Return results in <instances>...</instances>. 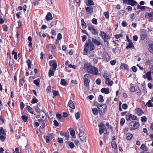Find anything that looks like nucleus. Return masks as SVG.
<instances>
[{"label": "nucleus", "mask_w": 153, "mask_h": 153, "mask_svg": "<svg viewBox=\"0 0 153 153\" xmlns=\"http://www.w3.org/2000/svg\"><path fill=\"white\" fill-rule=\"evenodd\" d=\"M104 15L107 19H108L109 17V13L108 12H105L104 13Z\"/></svg>", "instance_id": "56"}, {"label": "nucleus", "mask_w": 153, "mask_h": 153, "mask_svg": "<svg viewBox=\"0 0 153 153\" xmlns=\"http://www.w3.org/2000/svg\"><path fill=\"white\" fill-rule=\"evenodd\" d=\"M108 128H109L110 130H111L112 134H114V130L113 128L110 125Z\"/></svg>", "instance_id": "52"}, {"label": "nucleus", "mask_w": 153, "mask_h": 153, "mask_svg": "<svg viewBox=\"0 0 153 153\" xmlns=\"http://www.w3.org/2000/svg\"><path fill=\"white\" fill-rule=\"evenodd\" d=\"M96 83L98 85H100L101 83V80L99 78H97L95 81Z\"/></svg>", "instance_id": "58"}, {"label": "nucleus", "mask_w": 153, "mask_h": 153, "mask_svg": "<svg viewBox=\"0 0 153 153\" xmlns=\"http://www.w3.org/2000/svg\"><path fill=\"white\" fill-rule=\"evenodd\" d=\"M38 100L34 96H33L32 98V100L30 102L32 104L36 103L38 102Z\"/></svg>", "instance_id": "35"}, {"label": "nucleus", "mask_w": 153, "mask_h": 153, "mask_svg": "<svg viewBox=\"0 0 153 153\" xmlns=\"http://www.w3.org/2000/svg\"><path fill=\"white\" fill-rule=\"evenodd\" d=\"M137 9H140L142 11H143L146 9L145 7V6H140L139 5H138Z\"/></svg>", "instance_id": "43"}, {"label": "nucleus", "mask_w": 153, "mask_h": 153, "mask_svg": "<svg viewBox=\"0 0 153 153\" xmlns=\"http://www.w3.org/2000/svg\"><path fill=\"white\" fill-rule=\"evenodd\" d=\"M93 60L94 62L93 63V65L97 64L98 62V57L96 56L93 58Z\"/></svg>", "instance_id": "40"}, {"label": "nucleus", "mask_w": 153, "mask_h": 153, "mask_svg": "<svg viewBox=\"0 0 153 153\" xmlns=\"http://www.w3.org/2000/svg\"><path fill=\"white\" fill-rule=\"evenodd\" d=\"M120 69H123L124 70H128V65L125 63H121L120 66Z\"/></svg>", "instance_id": "18"}, {"label": "nucleus", "mask_w": 153, "mask_h": 153, "mask_svg": "<svg viewBox=\"0 0 153 153\" xmlns=\"http://www.w3.org/2000/svg\"><path fill=\"white\" fill-rule=\"evenodd\" d=\"M55 71H54L53 68H51L48 72V76L49 77H51L52 76L54 75V72Z\"/></svg>", "instance_id": "26"}, {"label": "nucleus", "mask_w": 153, "mask_h": 153, "mask_svg": "<svg viewBox=\"0 0 153 153\" xmlns=\"http://www.w3.org/2000/svg\"><path fill=\"white\" fill-rule=\"evenodd\" d=\"M84 68L86 69L88 73L94 75L100 74L98 68L92 66L90 63L85 64L84 65Z\"/></svg>", "instance_id": "1"}, {"label": "nucleus", "mask_w": 153, "mask_h": 153, "mask_svg": "<svg viewBox=\"0 0 153 153\" xmlns=\"http://www.w3.org/2000/svg\"><path fill=\"white\" fill-rule=\"evenodd\" d=\"M25 81L24 78L20 79L19 80V87H21L23 85Z\"/></svg>", "instance_id": "30"}, {"label": "nucleus", "mask_w": 153, "mask_h": 153, "mask_svg": "<svg viewBox=\"0 0 153 153\" xmlns=\"http://www.w3.org/2000/svg\"><path fill=\"white\" fill-rule=\"evenodd\" d=\"M130 90L132 92H137V94L138 95H140L141 94V91L140 88L138 87L131 86L130 87Z\"/></svg>", "instance_id": "11"}, {"label": "nucleus", "mask_w": 153, "mask_h": 153, "mask_svg": "<svg viewBox=\"0 0 153 153\" xmlns=\"http://www.w3.org/2000/svg\"><path fill=\"white\" fill-rule=\"evenodd\" d=\"M83 55H87L88 51H93L95 49V47L91 39H88L84 45Z\"/></svg>", "instance_id": "2"}, {"label": "nucleus", "mask_w": 153, "mask_h": 153, "mask_svg": "<svg viewBox=\"0 0 153 153\" xmlns=\"http://www.w3.org/2000/svg\"><path fill=\"white\" fill-rule=\"evenodd\" d=\"M98 127H99V132L100 135H102L103 132L109 133V132L108 131L106 128L105 127L103 123L101 122L98 125Z\"/></svg>", "instance_id": "6"}, {"label": "nucleus", "mask_w": 153, "mask_h": 153, "mask_svg": "<svg viewBox=\"0 0 153 153\" xmlns=\"http://www.w3.org/2000/svg\"><path fill=\"white\" fill-rule=\"evenodd\" d=\"M93 113L95 115H97L98 114V111L96 108H94L92 109Z\"/></svg>", "instance_id": "48"}, {"label": "nucleus", "mask_w": 153, "mask_h": 153, "mask_svg": "<svg viewBox=\"0 0 153 153\" xmlns=\"http://www.w3.org/2000/svg\"><path fill=\"white\" fill-rule=\"evenodd\" d=\"M81 25L82 28L83 29H85L86 27V25L85 22L84 21V20L83 19H82L81 20Z\"/></svg>", "instance_id": "34"}, {"label": "nucleus", "mask_w": 153, "mask_h": 153, "mask_svg": "<svg viewBox=\"0 0 153 153\" xmlns=\"http://www.w3.org/2000/svg\"><path fill=\"white\" fill-rule=\"evenodd\" d=\"M106 84L108 85L109 86H112L113 83L112 81L110 80V79L109 78L107 80H105V82Z\"/></svg>", "instance_id": "32"}, {"label": "nucleus", "mask_w": 153, "mask_h": 153, "mask_svg": "<svg viewBox=\"0 0 153 153\" xmlns=\"http://www.w3.org/2000/svg\"><path fill=\"white\" fill-rule=\"evenodd\" d=\"M123 36V34L122 33L119 34H116L114 35V37L116 39H118L120 37H122Z\"/></svg>", "instance_id": "49"}, {"label": "nucleus", "mask_w": 153, "mask_h": 153, "mask_svg": "<svg viewBox=\"0 0 153 153\" xmlns=\"http://www.w3.org/2000/svg\"><path fill=\"white\" fill-rule=\"evenodd\" d=\"M60 134L62 136H64L66 137V139L67 140H69V134L68 132H64L62 131H61L60 132Z\"/></svg>", "instance_id": "16"}, {"label": "nucleus", "mask_w": 153, "mask_h": 153, "mask_svg": "<svg viewBox=\"0 0 153 153\" xmlns=\"http://www.w3.org/2000/svg\"><path fill=\"white\" fill-rule=\"evenodd\" d=\"M75 116L77 120L80 117V114L79 112H77L75 114Z\"/></svg>", "instance_id": "61"}, {"label": "nucleus", "mask_w": 153, "mask_h": 153, "mask_svg": "<svg viewBox=\"0 0 153 153\" xmlns=\"http://www.w3.org/2000/svg\"><path fill=\"white\" fill-rule=\"evenodd\" d=\"M140 148L143 151H147L148 149L146 147V146L144 144H142L140 147Z\"/></svg>", "instance_id": "36"}, {"label": "nucleus", "mask_w": 153, "mask_h": 153, "mask_svg": "<svg viewBox=\"0 0 153 153\" xmlns=\"http://www.w3.org/2000/svg\"><path fill=\"white\" fill-rule=\"evenodd\" d=\"M79 136L80 140L82 141H86V139L87 138L86 134L82 130L79 129Z\"/></svg>", "instance_id": "8"}, {"label": "nucleus", "mask_w": 153, "mask_h": 153, "mask_svg": "<svg viewBox=\"0 0 153 153\" xmlns=\"http://www.w3.org/2000/svg\"><path fill=\"white\" fill-rule=\"evenodd\" d=\"M151 71H149L146 74V78L149 80H152V79L151 77Z\"/></svg>", "instance_id": "29"}, {"label": "nucleus", "mask_w": 153, "mask_h": 153, "mask_svg": "<svg viewBox=\"0 0 153 153\" xmlns=\"http://www.w3.org/2000/svg\"><path fill=\"white\" fill-rule=\"evenodd\" d=\"M69 130L70 131V133L71 136L73 138L75 137V131L71 128H69Z\"/></svg>", "instance_id": "25"}, {"label": "nucleus", "mask_w": 153, "mask_h": 153, "mask_svg": "<svg viewBox=\"0 0 153 153\" xmlns=\"http://www.w3.org/2000/svg\"><path fill=\"white\" fill-rule=\"evenodd\" d=\"M126 139L128 140H131L132 138L133 135L131 134L127 133L126 134Z\"/></svg>", "instance_id": "31"}, {"label": "nucleus", "mask_w": 153, "mask_h": 153, "mask_svg": "<svg viewBox=\"0 0 153 153\" xmlns=\"http://www.w3.org/2000/svg\"><path fill=\"white\" fill-rule=\"evenodd\" d=\"M103 61L105 62H108L110 60V56L106 52L103 53L102 56Z\"/></svg>", "instance_id": "12"}, {"label": "nucleus", "mask_w": 153, "mask_h": 153, "mask_svg": "<svg viewBox=\"0 0 153 153\" xmlns=\"http://www.w3.org/2000/svg\"><path fill=\"white\" fill-rule=\"evenodd\" d=\"M147 48L149 51L153 54V43H150L148 45Z\"/></svg>", "instance_id": "22"}, {"label": "nucleus", "mask_w": 153, "mask_h": 153, "mask_svg": "<svg viewBox=\"0 0 153 153\" xmlns=\"http://www.w3.org/2000/svg\"><path fill=\"white\" fill-rule=\"evenodd\" d=\"M126 119L127 121H128L131 120L133 121L137 120L138 118L136 116L133 114L128 113L127 114L126 116Z\"/></svg>", "instance_id": "7"}, {"label": "nucleus", "mask_w": 153, "mask_h": 153, "mask_svg": "<svg viewBox=\"0 0 153 153\" xmlns=\"http://www.w3.org/2000/svg\"><path fill=\"white\" fill-rule=\"evenodd\" d=\"M140 126L139 123L135 121H132L128 125L129 129L130 130L137 129L140 127Z\"/></svg>", "instance_id": "5"}, {"label": "nucleus", "mask_w": 153, "mask_h": 153, "mask_svg": "<svg viewBox=\"0 0 153 153\" xmlns=\"http://www.w3.org/2000/svg\"><path fill=\"white\" fill-rule=\"evenodd\" d=\"M69 106L71 108L74 109L75 108V105L72 101L71 100H70L68 102Z\"/></svg>", "instance_id": "27"}, {"label": "nucleus", "mask_w": 153, "mask_h": 153, "mask_svg": "<svg viewBox=\"0 0 153 153\" xmlns=\"http://www.w3.org/2000/svg\"><path fill=\"white\" fill-rule=\"evenodd\" d=\"M0 139L2 142H4L5 139V137L3 135L0 136Z\"/></svg>", "instance_id": "63"}, {"label": "nucleus", "mask_w": 153, "mask_h": 153, "mask_svg": "<svg viewBox=\"0 0 153 153\" xmlns=\"http://www.w3.org/2000/svg\"><path fill=\"white\" fill-rule=\"evenodd\" d=\"M125 123V120L123 118H122L120 120V125L121 126H123Z\"/></svg>", "instance_id": "51"}, {"label": "nucleus", "mask_w": 153, "mask_h": 153, "mask_svg": "<svg viewBox=\"0 0 153 153\" xmlns=\"http://www.w3.org/2000/svg\"><path fill=\"white\" fill-rule=\"evenodd\" d=\"M122 108L124 109H126L128 108V105L126 103L123 104L122 105Z\"/></svg>", "instance_id": "64"}, {"label": "nucleus", "mask_w": 153, "mask_h": 153, "mask_svg": "<svg viewBox=\"0 0 153 153\" xmlns=\"http://www.w3.org/2000/svg\"><path fill=\"white\" fill-rule=\"evenodd\" d=\"M27 63L28 65V68L30 69L31 68V61L29 59H28L27 61Z\"/></svg>", "instance_id": "53"}, {"label": "nucleus", "mask_w": 153, "mask_h": 153, "mask_svg": "<svg viewBox=\"0 0 153 153\" xmlns=\"http://www.w3.org/2000/svg\"><path fill=\"white\" fill-rule=\"evenodd\" d=\"M91 39L92 42L95 45L99 46L101 45V42L99 40H97V39L94 38H92Z\"/></svg>", "instance_id": "20"}, {"label": "nucleus", "mask_w": 153, "mask_h": 153, "mask_svg": "<svg viewBox=\"0 0 153 153\" xmlns=\"http://www.w3.org/2000/svg\"><path fill=\"white\" fill-rule=\"evenodd\" d=\"M140 39L143 40L147 37V34L144 30H143L141 32L140 34Z\"/></svg>", "instance_id": "17"}, {"label": "nucleus", "mask_w": 153, "mask_h": 153, "mask_svg": "<svg viewBox=\"0 0 153 153\" xmlns=\"http://www.w3.org/2000/svg\"><path fill=\"white\" fill-rule=\"evenodd\" d=\"M21 118L24 122H26L28 120L27 116L25 115H24L21 117Z\"/></svg>", "instance_id": "42"}, {"label": "nucleus", "mask_w": 153, "mask_h": 153, "mask_svg": "<svg viewBox=\"0 0 153 153\" xmlns=\"http://www.w3.org/2000/svg\"><path fill=\"white\" fill-rule=\"evenodd\" d=\"M101 92L102 93L107 94L109 92V89L108 88H102L101 89Z\"/></svg>", "instance_id": "24"}, {"label": "nucleus", "mask_w": 153, "mask_h": 153, "mask_svg": "<svg viewBox=\"0 0 153 153\" xmlns=\"http://www.w3.org/2000/svg\"><path fill=\"white\" fill-rule=\"evenodd\" d=\"M12 54L13 55H14V58L16 60L17 59V53L14 52V51H13L12 52Z\"/></svg>", "instance_id": "55"}, {"label": "nucleus", "mask_w": 153, "mask_h": 153, "mask_svg": "<svg viewBox=\"0 0 153 153\" xmlns=\"http://www.w3.org/2000/svg\"><path fill=\"white\" fill-rule=\"evenodd\" d=\"M145 18L149 22H152L153 20V11L151 12H146L145 13Z\"/></svg>", "instance_id": "10"}, {"label": "nucleus", "mask_w": 153, "mask_h": 153, "mask_svg": "<svg viewBox=\"0 0 153 153\" xmlns=\"http://www.w3.org/2000/svg\"><path fill=\"white\" fill-rule=\"evenodd\" d=\"M135 113L138 116H140L142 115L144 112L143 110L140 108H137L135 110Z\"/></svg>", "instance_id": "15"}, {"label": "nucleus", "mask_w": 153, "mask_h": 153, "mask_svg": "<svg viewBox=\"0 0 153 153\" xmlns=\"http://www.w3.org/2000/svg\"><path fill=\"white\" fill-rule=\"evenodd\" d=\"M125 12L124 10H121L118 11V14L120 16H122L124 15Z\"/></svg>", "instance_id": "46"}, {"label": "nucleus", "mask_w": 153, "mask_h": 153, "mask_svg": "<svg viewBox=\"0 0 153 153\" xmlns=\"http://www.w3.org/2000/svg\"><path fill=\"white\" fill-rule=\"evenodd\" d=\"M91 79V76L89 74H86L83 77L84 86L87 88H88L90 80Z\"/></svg>", "instance_id": "4"}, {"label": "nucleus", "mask_w": 153, "mask_h": 153, "mask_svg": "<svg viewBox=\"0 0 153 153\" xmlns=\"http://www.w3.org/2000/svg\"><path fill=\"white\" fill-rule=\"evenodd\" d=\"M27 109L29 113L33 114H34V111L33 109L29 106L28 105L27 106Z\"/></svg>", "instance_id": "33"}, {"label": "nucleus", "mask_w": 153, "mask_h": 153, "mask_svg": "<svg viewBox=\"0 0 153 153\" xmlns=\"http://www.w3.org/2000/svg\"><path fill=\"white\" fill-rule=\"evenodd\" d=\"M28 46L29 48V52H31L33 50V48L32 47V42H30L29 44L28 45Z\"/></svg>", "instance_id": "39"}, {"label": "nucleus", "mask_w": 153, "mask_h": 153, "mask_svg": "<svg viewBox=\"0 0 153 153\" xmlns=\"http://www.w3.org/2000/svg\"><path fill=\"white\" fill-rule=\"evenodd\" d=\"M100 33L101 35L102 39H103L104 42H106L107 39H109L110 37L109 36L107 35L104 32L101 31Z\"/></svg>", "instance_id": "13"}, {"label": "nucleus", "mask_w": 153, "mask_h": 153, "mask_svg": "<svg viewBox=\"0 0 153 153\" xmlns=\"http://www.w3.org/2000/svg\"><path fill=\"white\" fill-rule=\"evenodd\" d=\"M88 30L90 31L93 34L96 35L98 34V32L97 30L94 28V26H92L91 25L90 26H89L88 27Z\"/></svg>", "instance_id": "14"}, {"label": "nucleus", "mask_w": 153, "mask_h": 153, "mask_svg": "<svg viewBox=\"0 0 153 153\" xmlns=\"http://www.w3.org/2000/svg\"><path fill=\"white\" fill-rule=\"evenodd\" d=\"M60 84L63 85L65 86L66 85V82L64 79H61Z\"/></svg>", "instance_id": "44"}, {"label": "nucleus", "mask_w": 153, "mask_h": 153, "mask_svg": "<svg viewBox=\"0 0 153 153\" xmlns=\"http://www.w3.org/2000/svg\"><path fill=\"white\" fill-rule=\"evenodd\" d=\"M45 19L47 21L52 20L53 17L51 13L50 12H48L47 13Z\"/></svg>", "instance_id": "23"}, {"label": "nucleus", "mask_w": 153, "mask_h": 153, "mask_svg": "<svg viewBox=\"0 0 153 153\" xmlns=\"http://www.w3.org/2000/svg\"><path fill=\"white\" fill-rule=\"evenodd\" d=\"M111 146L113 148L115 149L117 148V146L116 143L115 142H112L111 143Z\"/></svg>", "instance_id": "54"}, {"label": "nucleus", "mask_w": 153, "mask_h": 153, "mask_svg": "<svg viewBox=\"0 0 153 153\" xmlns=\"http://www.w3.org/2000/svg\"><path fill=\"white\" fill-rule=\"evenodd\" d=\"M55 62L53 63V64H52V66L53 67V69L54 71H55L57 66V64L56 63V61L55 60Z\"/></svg>", "instance_id": "50"}, {"label": "nucleus", "mask_w": 153, "mask_h": 153, "mask_svg": "<svg viewBox=\"0 0 153 153\" xmlns=\"http://www.w3.org/2000/svg\"><path fill=\"white\" fill-rule=\"evenodd\" d=\"M146 106H147L148 107H152L153 104H152L151 100H149L146 104Z\"/></svg>", "instance_id": "41"}, {"label": "nucleus", "mask_w": 153, "mask_h": 153, "mask_svg": "<svg viewBox=\"0 0 153 153\" xmlns=\"http://www.w3.org/2000/svg\"><path fill=\"white\" fill-rule=\"evenodd\" d=\"M86 10V12L87 13L91 14L93 12V8L92 7L90 6L85 7Z\"/></svg>", "instance_id": "19"}, {"label": "nucleus", "mask_w": 153, "mask_h": 153, "mask_svg": "<svg viewBox=\"0 0 153 153\" xmlns=\"http://www.w3.org/2000/svg\"><path fill=\"white\" fill-rule=\"evenodd\" d=\"M124 4H126L128 5H130L132 6L136 5L137 2L134 0H121Z\"/></svg>", "instance_id": "9"}, {"label": "nucleus", "mask_w": 153, "mask_h": 153, "mask_svg": "<svg viewBox=\"0 0 153 153\" xmlns=\"http://www.w3.org/2000/svg\"><path fill=\"white\" fill-rule=\"evenodd\" d=\"M98 100L99 102H103L104 101L103 96L101 95H99L98 97Z\"/></svg>", "instance_id": "37"}, {"label": "nucleus", "mask_w": 153, "mask_h": 153, "mask_svg": "<svg viewBox=\"0 0 153 153\" xmlns=\"http://www.w3.org/2000/svg\"><path fill=\"white\" fill-rule=\"evenodd\" d=\"M128 42V45H127L126 46V49L134 48V45L131 40H130L129 42Z\"/></svg>", "instance_id": "21"}, {"label": "nucleus", "mask_w": 153, "mask_h": 153, "mask_svg": "<svg viewBox=\"0 0 153 153\" xmlns=\"http://www.w3.org/2000/svg\"><path fill=\"white\" fill-rule=\"evenodd\" d=\"M109 75L107 74H105L103 75V77L105 78V80H108L109 78L108 77Z\"/></svg>", "instance_id": "62"}, {"label": "nucleus", "mask_w": 153, "mask_h": 153, "mask_svg": "<svg viewBox=\"0 0 153 153\" xmlns=\"http://www.w3.org/2000/svg\"><path fill=\"white\" fill-rule=\"evenodd\" d=\"M46 142L47 143H48L50 141V138L49 136H46L45 137Z\"/></svg>", "instance_id": "60"}, {"label": "nucleus", "mask_w": 153, "mask_h": 153, "mask_svg": "<svg viewBox=\"0 0 153 153\" xmlns=\"http://www.w3.org/2000/svg\"><path fill=\"white\" fill-rule=\"evenodd\" d=\"M97 105H96L95 103V105L96 106H97L100 115L102 116L103 115L107 110V106L106 104H99L97 103Z\"/></svg>", "instance_id": "3"}, {"label": "nucleus", "mask_w": 153, "mask_h": 153, "mask_svg": "<svg viewBox=\"0 0 153 153\" xmlns=\"http://www.w3.org/2000/svg\"><path fill=\"white\" fill-rule=\"evenodd\" d=\"M53 95L55 96H57L59 95V92L58 91H53Z\"/></svg>", "instance_id": "57"}, {"label": "nucleus", "mask_w": 153, "mask_h": 153, "mask_svg": "<svg viewBox=\"0 0 153 153\" xmlns=\"http://www.w3.org/2000/svg\"><path fill=\"white\" fill-rule=\"evenodd\" d=\"M152 61L153 60H146L145 62V64L147 66H150L151 65L152 63Z\"/></svg>", "instance_id": "45"}, {"label": "nucleus", "mask_w": 153, "mask_h": 153, "mask_svg": "<svg viewBox=\"0 0 153 153\" xmlns=\"http://www.w3.org/2000/svg\"><path fill=\"white\" fill-rule=\"evenodd\" d=\"M2 27L3 28V30L6 32L7 31L8 27L7 25H4L2 26Z\"/></svg>", "instance_id": "59"}, {"label": "nucleus", "mask_w": 153, "mask_h": 153, "mask_svg": "<svg viewBox=\"0 0 153 153\" xmlns=\"http://www.w3.org/2000/svg\"><path fill=\"white\" fill-rule=\"evenodd\" d=\"M141 121L143 123H145L147 120L146 117V116H143L141 117Z\"/></svg>", "instance_id": "47"}, {"label": "nucleus", "mask_w": 153, "mask_h": 153, "mask_svg": "<svg viewBox=\"0 0 153 153\" xmlns=\"http://www.w3.org/2000/svg\"><path fill=\"white\" fill-rule=\"evenodd\" d=\"M86 4L88 6H90L94 4V3L92 0H88L86 1Z\"/></svg>", "instance_id": "28"}, {"label": "nucleus", "mask_w": 153, "mask_h": 153, "mask_svg": "<svg viewBox=\"0 0 153 153\" xmlns=\"http://www.w3.org/2000/svg\"><path fill=\"white\" fill-rule=\"evenodd\" d=\"M40 81V79L39 78H38L36 79L33 80V83L36 86H38L39 85Z\"/></svg>", "instance_id": "38"}]
</instances>
